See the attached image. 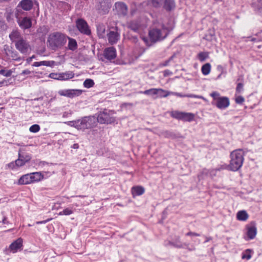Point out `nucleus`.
I'll use <instances>...</instances> for the list:
<instances>
[{"instance_id":"nucleus-51","label":"nucleus","mask_w":262,"mask_h":262,"mask_svg":"<svg viewBox=\"0 0 262 262\" xmlns=\"http://www.w3.org/2000/svg\"><path fill=\"white\" fill-rule=\"evenodd\" d=\"M52 165V163H48L45 161H41L39 163V165L41 166H44L45 165Z\"/></svg>"},{"instance_id":"nucleus-6","label":"nucleus","mask_w":262,"mask_h":262,"mask_svg":"<svg viewBox=\"0 0 262 262\" xmlns=\"http://www.w3.org/2000/svg\"><path fill=\"white\" fill-rule=\"evenodd\" d=\"M114 112L111 110H104L97 114V122L100 124H112L116 122L114 116Z\"/></svg>"},{"instance_id":"nucleus-8","label":"nucleus","mask_w":262,"mask_h":262,"mask_svg":"<svg viewBox=\"0 0 262 262\" xmlns=\"http://www.w3.org/2000/svg\"><path fill=\"white\" fill-rule=\"evenodd\" d=\"M24 12L22 10L17 8L16 9L15 16L19 27L23 30H26L31 27L32 20L30 17H22L21 15Z\"/></svg>"},{"instance_id":"nucleus-1","label":"nucleus","mask_w":262,"mask_h":262,"mask_svg":"<svg viewBox=\"0 0 262 262\" xmlns=\"http://www.w3.org/2000/svg\"><path fill=\"white\" fill-rule=\"evenodd\" d=\"M68 125L73 127L78 130L84 132L94 127L97 125L96 117L94 116H84L80 119L65 122Z\"/></svg>"},{"instance_id":"nucleus-16","label":"nucleus","mask_w":262,"mask_h":262,"mask_svg":"<svg viewBox=\"0 0 262 262\" xmlns=\"http://www.w3.org/2000/svg\"><path fill=\"white\" fill-rule=\"evenodd\" d=\"M116 50L113 47L107 48L104 51V57L110 61L114 59L116 57Z\"/></svg>"},{"instance_id":"nucleus-47","label":"nucleus","mask_w":262,"mask_h":262,"mask_svg":"<svg viewBox=\"0 0 262 262\" xmlns=\"http://www.w3.org/2000/svg\"><path fill=\"white\" fill-rule=\"evenodd\" d=\"M187 97L189 98H199V99H204V97L202 96L196 95L194 94H188L187 95Z\"/></svg>"},{"instance_id":"nucleus-52","label":"nucleus","mask_w":262,"mask_h":262,"mask_svg":"<svg viewBox=\"0 0 262 262\" xmlns=\"http://www.w3.org/2000/svg\"><path fill=\"white\" fill-rule=\"evenodd\" d=\"M52 220V219H48L46 220H45V221H38V222H37L36 223L37 224H46L47 223V222L50 221L51 220Z\"/></svg>"},{"instance_id":"nucleus-46","label":"nucleus","mask_w":262,"mask_h":262,"mask_svg":"<svg viewBox=\"0 0 262 262\" xmlns=\"http://www.w3.org/2000/svg\"><path fill=\"white\" fill-rule=\"evenodd\" d=\"M49 77L54 79L58 80V78H59V73H51L49 75Z\"/></svg>"},{"instance_id":"nucleus-57","label":"nucleus","mask_w":262,"mask_h":262,"mask_svg":"<svg viewBox=\"0 0 262 262\" xmlns=\"http://www.w3.org/2000/svg\"><path fill=\"white\" fill-rule=\"evenodd\" d=\"M72 114V113L71 112H65L63 113L62 114V117H67L69 115H71Z\"/></svg>"},{"instance_id":"nucleus-22","label":"nucleus","mask_w":262,"mask_h":262,"mask_svg":"<svg viewBox=\"0 0 262 262\" xmlns=\"http://www.w3.org/2000/svg\"><path fill=\"white\" fill-rule=\"evenodd\" d=\"M225 167L224 166H221L220 167L212 169H203L202 170V174L207 176L213 177L216 175V173L217 171H220L222 169H224Z\"/></svg>"},{"instance_id":"nucleus-14","label":"nucleus","mask_w":262,"mask_h":262,"mask_svg":"<svg viewBox=\"0 0 262 262\" xmlns=\"http://www.w3.org/2000/svg\"><path fill=\"white\" fill-rule=\"evenodd\" d=\"M168 244L169 245L172 246L174 247L178 248H186L189 251H194L195 250V248L194 246H192L191 247H189V244L187 243H182L180 239V237H178L174 242H168Z\"/></svg>"},{"instance_id":"nucleus-2","label":"nucleus","mask_w":262,"mask_h":262,"mask_svg":"<svg viewBox=\"0 0 262 262\" xmlns=\"http://www.w3.org/2000/svg\"><path fill=\"white\" fill-rule=\"evenodd\" d=\"M167 30L164 25H160L158 28H153L149 31L150 40L146 37H142V39L148 46H150L152 43L164 39L167 35Z\"/></svg>"},{"instance_id":"nucleus-50","label":"nucleus","mask_w":262,"mask_h":262,"mask_svg":"<svg viewBox=\"0 0 262 262\" xmlns=\"http://www.w3.org/2000/svg\"><path fill=\"white\" fill-rule=\"evenodd\" d=\"M172 72L169 70H166L164 71L163 75L164 77H166L168 75H171Z\"/></svg>"},{"instance_id":"nucleus-3","label":"nucleus","mask_w":262,"mask_h":262,"mask_svg":"<svg viewBox=\"0 0 262 262\" xmlns=\"http://www.w3.org/2000/svg\"><path fill=\"white\" fill-rule=\"evenodd\" d=\"M244 155V152L241 149L234 150L231 152V160L229 166L231 170L236 171L242 166Z\"/></svg>"},{"instance_id":"nucleus-17","label":"nucleus","mask_w":262,"mask_h":262,"mask_svg":"<svg viewBox=\"0 0 262 262\" xmlns=\"http://www.w3.org/2000/svg\"><path fill=\"white\" fill-rule=\"evenodd\" d=\"M246 235L245 239L250 240L255 238L257 233V229L254 226L248 225L246 227Z\"/></svg>"},{"instance_id":"nucleus-25","label":"nucleus","mask_w":262,"mask_h":262,"mask_svg":"<svg viewBox=\"0 0 262 262\" xmlns=\"http://www.w3.org/2000/svg\"><path fill=\"white\" fill-rule=\"evenodd\" d=\"M74 77V74L71 71H67L59 73V78L58 80H67L73 78Z\"/></svg>"},{"instance_id":"nucleus-12","label":"nucleus","mask_w":262,"mask_h":262,"mask_svg":"<svg viewBox=\"0 0 262 262\" xmlns=\"http://www.w3.org/2000/svg\"><path fill=\"white\" fill-rule=\"evenodd\" d=\"M82 90L79 89H67L59 91L58 92V94L60 96L73 98L80 96L82 94Z\"/></svg>"},{"instance_id":"nucleus-41","label":"nucleus","mask_w":262,"mask_h":262,"mask_svg":"<svg viewBox=\"0 0 262 262\" xmlns=\"http://www.w3.org/2000/svg\"><path fill=\"white\" fill-rule=\"evenodd\" d=\"M40 128L39 125L34 124L31 126L29 128V130L32 133H37L39 131Z\"/></svg>"},{"instance_id":"nucleus-32","label":"nucleus","mask_w":262,"mask_h":262,"mask_svg":"<svg viewBox=\"0 0 262 262\" xmlns=\"http://www.w3.org/2000/svg\"><path fill=\"white\" fill-rule=\"evenodd\" d=\"M171 94V92L166 91L162 89H158L157 96L154 97V99H156L158 97H166L169 95Z\"/></svg>"},{"instance_id":"nucleus-34","label":"nucleus","mask_w":262,"mask_h":262,"mask_svg":"<svg viewBox=\"0 0 262 262\" xmlns=\"http://www.w3.org/2000/svg\"><path fill=\"white\" fill-rule=\"evenodd\" d=\"M201 71L204 75H208L211 71V65L209 63H205L201 68Z\"/></svg>"},{"instance_id":"nucleus-42","label":"nucleus","mask_w":262,"mask_h":262,"mask_svg":"<svg viewBox=\"0 0 262 262\" xmlns=\"http://www.w3.org/2000/svg\"><path fill=\"white\" fill-rule=\"evenodd\" d=\"M73 212L71 209H70L69 208H67L64 209L63 211H60L59 213V215H69L72 214Z\"/></svg>"},{"instance_id":"nucleus-9","label":"nucleus","mask_w":262,"mask_h":262,"mask_svg":"<svg viewBox=\"0 0 262 262\" xmlns=\"http://www.w3.org/2000/svg\"><path fill=\"white\" fill-rule=\"evenodd\" d=\"M170 115L172 118L188 122L192 121L194 118V115L193 113L177 111L171 112Z\"/></svg>"},{"instance_id":"nucleus-43","label":"nucleus","mask_w":262,"mask_h":262,"mask_svg":"<svg viewBox=\"0 0 262 262\" xmlns=\"http://www.w3.org/2000/svg\"><path fill=\"white\" fill-rule=\"evenodd\" d=\"M235 101L237 104H241L244 102L245 99L242 96H238L235 97Z\"/></svg>"},{"instance_id":"nucleus-30","label":"nucleus","mask_w":262,"mask_h":262,"mask_svg":"<svg viewBox=\"0 0 262 262\" xmlns=\"http://www.w3.org/2000/svg\"><path fill=\"white\" fill-rule=\"evenodd\" d=\"M97 34L99 37L103 38L104 36L105 27L102 24H99L97 25Z\"/></svg>"},{"instance_id":"nucleus-37","label":"nucleus","mask_w":262,"mask_h":262,"mask_svg":"<svg viewBox=\"0 0 262 262\" xmlns=\"http://www.w3.org/2000/svg\"><path fill=\"white\" fill-rule=\"evenodd\" d=\"M94 84L92 79H86L83 82V86L86 88H91L94 86Z\"/></svg>"},{"instance_id":"nucleus-49","label":"nucleus","mask_w":262,"mask_h":262,"mask_svg":"<svg viewBox=\"0 0 262 262\" xmlns=\"http://www.w3.org/2000/svg\"><path fill=\"white\" fill-rule=\"evenodd\" d=\"M186 236H200V234L197 233H195V232H188V233H187L186 234Z\"/></svg>"},{"instance_id":"nucleus-58","label":"nucleus","mask_w":262,"mask_h":262,"mask_svg":"<svg viewBox=\"0 0 262 262\" xmlns=\"http://www.w3.org/2000/svg\"><path fill=\"white\" fill-rule=\"evenodd\" d=\"M7 81L6 80H3L0 81V86H2L3 85L6 84L7 85Z\"/></svg>"},{"instance_id":"nucleus-19","label":"nucleus","mask_w":262,"mask_h":262,"mask_svg":"<svg viewBox=\"0 0 262 262\" xmlns=\"http://www.w3.org/2000/svg\"><path fill=\"white\" fill-rule=\"evenodd\" d=\"M22 246L23 239L21 238H18L10 245L9 248L13 253H16L21 248Z\"/></svg>"},{"instance_id":"nucleus-61","label":"nucleus","mask_w":262,"mask_h":262,"mask_svg":"<svg viewBox=\"0 0 262 262\" xmlns=\"http://www.w3.org/2000/svg\"><path fill=\"white\" fill-rule=\"evenodd\" d=\"M210 239V238H207V239H206V240L205 242H208Z\"/></svg>"},{"instance_id":"nucleus-13","label":"nucleus","mask_w":262,"mask_h":262,"mask_svg":"<svg viewBox=\"0 0 262 262\" xmlns=\"http://www.w3.org/2000/svg\"><path fill=\"white\" fill-rule=\"evenodd\" d=\"M16 49L22 54H25L30 50V46L25 38H23L15 44Z\"/></svg>"},{"instance_id":"nucleus-31","label":"nucleus","mask_w":262,"mask_h":262,"mask_svg":"<svg viewBox=\"0 0 262 262\" xmlns=\"http://www.w3.org/2000/svg\"><path fill=\"white\" fill-rule=\"evenodd\" d=\"M140 93L144 94L145 95H149L154 97L157 96L158 89L152 88L143 92H140Z\"/></svg>"},{"instance_id":"nucleus-63","label":"nucleus","mask_w":262,"mask_h":262,"mask_svg":"<svg viewBox=\"0 0 262 262\" xmlns=\"http://www.w3.org/2000/svg\"><path fill=\"white\" fill-rule=\"evenodd\" d=\"M74 147H75H75H76V146H77V145H76V144H74Z\"/></svg>"},{"instance_id":"nucleus-56","label":"nucleus","mask_w":262,"mask_h":262,"mask_svg":"<svg viewBox=\"0 0 262 262\" xmlns=\"http://www.w3.org/2000/svg\"><path fill=\"white\" fill-rule=\"evenodd\" d=\"M35 58V56H34V55H33L32 56H31V57H29L28 58H27V63H30L32 61V59H33V58Z\"/></svg>"},{"instance_id":"nucleus-28","label":"nucleus","mask_w":262,"mask_h":262,"mask_svg":"<svg viewBox=\"0 0 262 262\" xmlns=\"http://www.w3.org/2000/svg\"><path fill=\"white\" fill-rule=\"evenodd\" d=\"M68 42V49L71 51H74L77 48V43L75 39L67 36Z\"/></svg>"},{"instance_id":"nucleus-11","label":"nucleus","mask_w":262,"mask_h":262,"mask_svg":"<svg viewBox=\"0 0 262 262\" xmlns=\"http://www.w3.org/2000/svg\"><path fill=\"white\" fill-rule=\"evenodd\" d=\"M76 25L80 33L86 35H90L91 34L89 25L84 19L82 18L77 19L76 21Z\"/></svg>"},{"instance_id":"nucleus-38","label":"nucleus","mask_w":262,"mask_h":262,"mask_svg":"<svg viewBox=\"0 0 262 262\" xmlns=\"http://www.w3.org/2000/svg\"><path fill=\"white\" fill-rule=\"evenodd\" d=\"M174 57H175V54H174L173 55H172L168 59L165 60V61H164L163 62H161L159 64V67H163L168 66L169 64V62L171 61H172Z\"/></svg>"},{"instance_id":"nucleus-62","label":"nucleus","mask_w":262,"mask_h":262,"mask_svg":"<svg viewBox=\"0 0 262 262\" xmlns=\"http://www.w3.org/2000/svg\"><path fill=\"white\" fill-rule=\"evenodd\" d=\"M251 40H252V41H255V40H256V39H255V38H252L251 39Z\"/></svg>"},{"instance_id":"nucleus-18","label":"nucleus","mask_w":262,"mask_h":262,"mask_svg":"<svg viewBox=\"0 0 262 262\" xmlns=\"http://www.w3.org/2000/svg\"><path fill=\"white\" fill-rule=\"evenodd\" d=\"M33 6V2L31 0H21L18 5L16 9H23L25 11L30 10Z\"/></svg>"},{"instance_id":"nucleus-59","label":"nucleus","mask_w":262,"mask_h":262,"mask_svg":"<svg viewBox=\"0 0 262 262\" xmlns=\"http://www.w3.org/2000/svg\"><path fill=\"white\" fill-rule=\"evenodd\" d=\"M3 223L4 224H6V223H7L6 219L5 217L3 219Z\"/></svg>"},{"instance_id":"nucleus-60","label":"nucleus","mask_w":262,"mask_h":262,"mask_svg":"<svg viewBox=\"0 0 262 262\" xmlns=\"http://www.w3.org/2000/svg\"><path fill=\"white\" fill-rule=\"evenodd\" d=\"M223 73H222V72L221 73V74L218 76L217 78H220L221 76V75L223 74Z\"/></svg>"},{"instance_id":"nucleus-39","label":"nucleus","mask_w":262,"mask_h":262,"mask_svg":"<svg viewBox=\"0 0 262 262\" xmlns=\"http://www.w3.org/2000/svg\"><path fill=\"white\" fill-rule=\"evenodd\" d=\"M149 2L155 7H159L163 4V0H149Z\"/></svg>"},{"instance_id":"nucleus-55","label":"nucleus","mask_w":262,"mask_h":262,"mask_svg":"<svg viewBox=\"0 0 262 262\" xmlns=\"http://www.w3.org/2000/svg\"><path fill=\"white\" fill-rule=\"evenodd\" d=\"M8 166L12 169L15 168L16 165H15V162H11L8 164Z\"/></svg>"},{"instance_id":"nucleus-21","label":"nucleus","mask_w":262,"mask_h":262,"mask_svg":"<svg viewBox=\"0 0 262 262\" xmlns=\"http://www.w3.org/2000/svg\"><path fill=\"white\" fill-rule=\"evenodd\" d=\"M107 37L109 42L113 45L117 42L120 35L117 31H111L107 34Z\"/></svg>"},{"instance_id":"nucleus-10","label":"nucleus","mask_w":262,"mask_h":262,"mask_svg":"<svg viewBox=\"0 0 262 262\" xmlns=\"http://www.w3.org/2000/svg\"><path fill=\"white\" fill-rule=\"evenodd\" d=\"M3 52L8 59H12L16 61H20L21 60V58L18 56L17 52L8 45L4 46Z\"/></svg>"},{"instance_id":"nucleus-4","label":"nucleus","mask_w":262,"mask_h":262,"mask_svg":"<svg viewBox=\"0 0 262 262\" xmlns=\"http://www.w3.org/2000/svg\"><path fill=\"white\" fill-rule=\"evenodd\" d=\"M67 41V36L60 32H54L51 34L49 37L48 42L53 50L61 48Z\"/></svg>"},{"instance_id":"nucleus-45","label":"nucleus","mask_w":262,"mask_h":262,"mask_svg":"<svg viewBox=\"0 0 262 262\" xmlns=\"http://www.w3.org/2000/svg\"><path fill=\"white\" fill-rule=\"evenodd\" d=\"M244 85L242 83H238L237 84L236 92L238 93H241L243 91Z\"/></svg>"},{"instance_id":"nucleus-44","label":"nucleus","mask_w":262,"mask_h":262,"mask_svg":"<svg viewBox=\"0 0 262 262\" xmlns=\"http://www.w3.org/2000/svg\"><path fill=\"white\" fill-rule=\"evenodd\" d=\"M26 163L23 162L21 160V159L18 158L17 160H15V165L17 167H20L24 165Z\"/></svg>"},{"instance_id":"nucleus-15","label":"nucleus","mask_w":262,"mask_h":262,"mask_svg":"<svg viewBox=\"0 0 262 262\" xmlns=\"http://www.w3.org/2000/svg\"><path fill=\"white\" fill-rule=\"evenodd\" d=\"M115 8L117 14L119 16H124L127 13V7L123 2L116 3L115 4Z\"/></svg>"},{"instance_id":"nucleus-26","label":"nucleus","mask_w":262,"mask_h":262,"mask_svg":"<svg viewBox=\"0 0 262 262\" xmlns=\"http://www.w3.org/2000/svg\"><path fill=\"white\" fill-rule=\"evenodd\" d=\"M145 189L142 186H134L132 189L133 195L138 196L143 194L144 193Z\"/></svg>"},{"instance_id":"nucleus-20","label":"nucleus","mask_w":262,"mask_h":262,"mask_svg":"<svg viewBox=\"0 0 262 262\" xmlns=\"http://www.w3.org/2000/svg\"><path fill=\"white\" fill-rule=\"evenodd\" d=\"M9 36L10 40L13 42H14L15 44L16 42H17V41L24 38L20 32L17 30H13L11 33H10Z\"/></svg>"},{"instance_id":"nucleus-53","label":"nucleus","mask_w":262,"mask_h":262,"mask_svg":"<svg viewBox=\"0 0 262 262\" xmlns=\"http://www.w3.org/2000/svg\"><path fill=\"white\" fill-rule=\"evenodd\" d=\"M31 73V72L30 71L27 69V70H25L23 71L21 73V75H29Z\"/></svg>"},{"instance_id":"nucleus-36","label":"nucleus","mask_w":262,"mask_h":262,"mask_svg":"<svg viewBox=\"0 0 262 262\" xmlns=\"http://www.w3.org/2000/svg\"><path fill=\"white\" fill-rule=\"evenodd\" d=\"M251 250L250 249H247L243 252L242 255V258L243 259L249 260L251 258Z\"/></svg>"},{"instance_id":"nucleus-35","label":"nucleus","mask_w":262,"mask_h":262,"mask_svg":"<svg viewBox=\"0 0 262 262\" xmlns=\"http://www.w3.org/2000/svg\"><path fill=\"white\" fill-rule=\"evenodd\" d=\"M18 158L20 159H21L22 161L23 162H24L25 163L29 162L31 159V157L30 155H29V154H25V155L21 154L20 153V150L19 151V153H18Z\"/></svg>"},{"instance_id":"nucleus-40","label":"nucleus","mask_w":262,"mask_h":262,"mask_svg":"<svg viewBox=\"0 0 262 262\" xmlns=\"http://www.w3.org/2000/svg\"><path fill=\"white\" fill-rule=\"evenodd\" d=\"M198 57L201 61H204L208 57V54L207 52H200L198 55Z\"/></svg>"},{"instance_id":"nucleus-29","label":"nucleus","mask_w":262,"mask_h":262,"mask_svg":"<svg viewBox=\"0 0 262 262\" xmlns=\"http://www.w3.org/2000/svg\"><path fill=\"white\" fill-rule=\"evenodd\" d=\"M0 69V75H2L5 77H10L14 72L15 69H12L10 70L7 69L6 68H1Z\"/></svg>"},{"instance_id":"nucleus-54","label":"nucleus","mask_w":262,"mask_h":262,"mask_svg":"<svg viewBox=\"0 0 262 262\" xmlns=\"http://www.w3.org/2000/svg\"><path fill=\"white\" fill-rule=\"evenodd\" d=\"M217 69L218 71H220L221 73L222 72V73H224V69L223 67L221 65H219L217 67Z\"/></svg>"},{"instance_id":"nucleus-24","label":"nucleus","mask_w":262,"mask_h":262,"mask_svg":"<svg viewBox=\"0 0 262 262\" xmlns=\"http://www.w3.org/2000/svg\"><path fill=\"white\" fill-rule=\"evenodd\" d=\"M163 8L167 11H170L175 7L174 0H163Z\"/></svg>"},{"instance_id":"nucleus-48","label":"nucleus","mask_w":262,"mask_h":262,"mask_svg":"<svg viewBox=\"0 0 262 262\" xmlns=\"http://www.w3.org/2000/svg\"><path fill=\"white\" fill-rule=\"evenodd\" d=\"M171 95H173L174 96L180 97H187V95H184L181 93L177 92H171Z\"/></svg>"},{"instance_id":"nucleus-64","label":"nucleus","mask_w":262,"mask_h":262,"mask_svg":"<svg viewBox=\"0 0 262 262\" xmlns=\"http://www.w3.org/2000/svg\"><path fill=\"white\" fill-rule=\"evenodd\" d=\"M74 147H75H75H76V146H77V145H76V144H74Z\"/></svg>"},{"instance_id":"nucleus-27","label":"nucleus","mask_w":262,"mask_h":262,"mask_svg":"<svg viewBox=\"0 0 262 262\" xmlns=\"http://www.w3.org/2000/svg\"><path fill=\"white\" fill-rule=\"evenodd\" d=\"M236 218L238 221H245L248 218V214L245 210L239 211L236 214Z\"/></svg>"},{"instance_id":"nucleus-7","label":"nucleus","mask_w":262,"mask_h":262,"mask_svg":"<svg viewBox=\"0 0 262 262\" xmlns=\"http://www.w3.org/2000/svg\"><path fill=\"white\" fill-rule=\"evenodd\" d=\"M43 179V176L40 172L30 173L22 176L18 180L19 185L29 184L38 182Z\"/></svg>"},{"instance_id":"nucleus-5","label":"nucleus","mask_w":262,"mask_h":262,"mask_svg":"<svg viewBox=\"0 0 262 262\" xmlns=\"http://www.w3.org/2000/svg\"><path fill=\"white\" fill-rule=\"evenodd\" d=\"M210 95L213 98L212 104L216 106L218 108L224 110L229 106V99L227 97L221 96L219 92H213Z\"/></svg>"},{"instance_id":"nucleus-33","label":"nucleus","mask_w":262,"mask_h":262,"mask_svg":"<svg viewBox=\"0 0 262 262\" xmlns=\"http://www.w3.org/2000/svg\"><path fill=\"white\" fill-rule=\"evenodd\" d=\"M54 61H41L39 62H34L32 64L33 66L38 67L41 66L51 67L52 66Z\"/></svg>"},{"instance_id":"nucleus-23","label":"nucleus","mask_w":262,"mask_h":262,"mask_svg":"<svg viewBox=\"0 0 262 262\" xmlns=\"http://www.w3.org/2000/svg\"><path fill=\"white\" fill-rule=\"evenodd\" d=\"M140 27L141 24L139 20H133L127 24V27L135 32H138Z\"/></svg>"}]
</instances>
